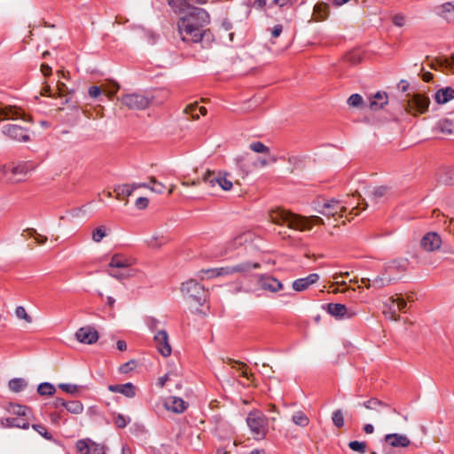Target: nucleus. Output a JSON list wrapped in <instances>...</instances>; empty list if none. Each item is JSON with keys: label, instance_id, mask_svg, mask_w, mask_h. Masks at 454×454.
I'll use <instances>...</instances> for the list:
<instances>
[{"label": "nucleus", "instance_id": "obj_35", "mask_svg": "<svg viewBox=\"0 0 454 454\" xmlns=\"http://www.w3.org/2000/svg\"><path fill=\"white\" fill-rule=\"evenodd\" d=\"M5 421V425L9 427H19L27 429L29 427V423L26 419L20 418H7Z\"/></svg>", "mask_w": 454, "mask_h": 454}, {"label": "nucleus", "instance_id": "obj_62", "mask_svg": "<svg viewBox=\"0 0 454 454\" xmlns=\"http://www.w3.org/2000/svg\"><path fill=\"white\" fill-rule=\"evenodd\" d=\"M395 303H396V308H397L398 311H403L405 309V308L407 307L406 301L403 298L399 297V296H397L395 298Z\"/></svg>", "mask_w": 454, "mask_h": 454}, {"label": "nucleus", "instance_id": "obj_49", "mask_svg": "<svg viewBox=\"0 0 454 454\" xmlns=\"http://www.w3.org/2000/svg\"><path fill=\"white\" fill-rule=\"evenodd\" d=\"M32 427L46 440H52V435L47 431L44 426L41 424H34L32 425Z\"/></svg>", "mask_w": 454, "mask_h": 454}, {"label": "nucleus", "instance_id": "obj_11", "mask_svg": "<svg viewBox=\"0 0 454 454\" xmlns=\"http://www.w3.org/2000/svg\"><path fill=\"white\" fill-rule=\"evenodd\" d=\"M442 244V240L437 232H427L420 241L421 247L427 252L438 250Z\"/></svg>", "mask_w": 454, "mask_h": 454}, {"label": "nucleus", "instance_id": "obj_58", "mask_svg": "<svg viewBox=\"0 0 454 454\" xmlns=\"http://www.w3.org/2000/svg\"><path fill=\"white\" fill-rule=\"evenodd\" d=\"M148 204L149 200L146 197H140L135 202V205L138 209L146 208L148 207Z\"/></svg>", "mask_w": 454, "mask_h": 454}, {"label": "nucleus", "instance_id": "obj_37", "mask_svg": "<svg viewBox=\"0 0 454 454\" xmlns=\"http://www.w3.org/2000/svg\"><path fill=\"white\" fill-rule=\"evenodd\" d=\"M292 420L295 425L300 426L301 427H307L309 423V419L302 411L295 412L293 415Z\"/></svg>", "mask_w": 454, "mask_h": 454}, {"label": "nucleus", "instance_id": "obj_24", "mask_svg": "<svg viewBox=\"0 0 454 454\" xmlns=\"http://www.w3.org/2000/svg\"><path fill=\"white\" fill-rule=\"evenodd\" d=\"M388 102L387 94L386 92H377L370 100L369 107L372 111L381 109Z\"/></svg>", "mask_w": 454, "mask_h": 454}, {"label": "nucleus", "instance_id": "obj_34", "mask_svg": "<svg viewBox=\"0 0 454 454\" xmlns=\"http://www.w3.org/2000/svg\"><path fill=\"white\" fill-rule=\"evenodd\" d=\"M20 111L12 106H4L0 108V121L5 119H17Z\"/></svg>", "mask_w": 454, "mask_h": 454}, {"label": "nucleus", "instance_id": "obj_3", "mask_svg": "<svg viewBox=\"0 0 454 454\" xmlns=\"http://www.w3.org/2000/svg\"><path fill=\"white\" fill-rule=\"evenodd\" d=\"M364 204L362 210L365 209L367 207V203L364 202V199H359ZM361 202H358L356 206H353V203H349L348 200H339L335 199L325 200L322 204L318 202L317 204V212L327 217H333L335 220L337 218L343 217L346 212L349 209V214L357 215H359L361 209L359 208Z\"/></svg>", "mask_w": 454, "mask_h": 454}, {"label": "nucleus", "instance_id": "obj_63", "mask_svg": "<svg viewBox=\"0 0 454 454\" xmlns=\"http://www.w3.org/2000/svg\"><path fill=\"white\" fill-rule=\"evenodd\" d=\"M283 31V26L280 24L275 25L274 27L271 29V38L275 39L278 38Z\"/></svg>", "mask_w": 454, "mask_h": 454}, {"label": "nucleus", "instance_id": "obj_17", "mask_svg": "<svg viewBox=\"0 0 454 454\" xmlns=\"http://www.w3.org/2000/svg\"><path fill=\"white\" fill-rule=\"evenodd\" d=\"M385 442L393 448H405L411 444L410 439L400 434H387L384 437Z\"/></svg>", "mask_w": 454, "mask_h": 454}, {"label": "nucleus", "instance_id": "obj_25", "mask_svg": "<svg viewBox=\"0 0 454 454\" xmlns=\"http://www.w3.org/2000/svg\"><path fill=\"white\" fill-rule=\"evenodd\" d=\"M388 192L387 186H378L373 188H368L364 194L372 202L377 203L382 197H384Z\"/></svg>", "mask_w": 454, "mask_h": 454}, {"label": "nucleus", "instance_id": "obj_28", "mask_svg": "<svg viewBox=\"0 0 454 454\" xmlns=\"http://www.w3.org/2000/svg\"><path fill=\"white\" fill-rule=\"evenodd\" d=\"M438 15L443 20L450 22L454 20V4L452 3H444L439 6Z\"/></svg>", "mask_w": 454, "mask_h": 454}, {"label": "nucleus", "instance_id": "obj_13", "mask_svg": "<svg viewBox=\"0 0 454 454\" xmlns=\"http://www.w3.org/2000/svg\"><path fill=\"white\" fill-rule=\"evenodd\" d=\"M154 342L157 350L165 357L171 355V346L168 341V335L166 331L160 330L154 335Z\"/></svg>", "mask_w": 454, "mask_h": 454}, {"label": "nucleus", "instance_id": "obj_22", "mask_svg": "<svg viewBox=\"0 0 454 454\" xmlns=\"http://www.w3.org/2000/svg\"><path fill=\"white\" fill-rule=\"evenodd\" d=\"M383 314L387 318L393 321H398L400 319L398 309L396 308L395 298L394 296L390 297L384 304Z\"/></svg>", "mask_w": 454, "mask_h": 454}, {"label": "nucleus", "instance_id": "obj_43", "mask_svg": "<svg viewBox=\"0 0 454 454\" xmlns=\"http://www.w3.org/2000/svg\"><path fill=\"white\" fill-rule=\"evenodd\" d=\"M106 230L105 226H99L96 228L91 234L92 240L96 243H99L106 236Z\"/></svg>", "mask_w": 454, "mask_h": 454}, {"label": "nucleus", "instance_id": "obj_5", "mask_svg": "<svg viewBox=\"0 0 454 454\" xmlns=\"http://www.w3.org/2000/svg\"><path fill=\"white\" fill-rule=\"evenodd\" d=\"M247 423L254 438L262 439L268 432V419L260 411L254 410L248 413Z\"/></svg>", "mask_w": 454, "mask_h": 454}, {"label": "nucleus", "instance_id": "obj_2", "mask_svg": "<svg viewBox=\"0 0 454 454\" xmlns=\"http://www.w3.org/2000/svg\"><path fill=\"white\" fill-rule=\"evenodd\" d=\"M269 218L275 224L286 225L290 229L300 231H308L313 225L324 223L323 219L319 216L305 217L280 207L270 210Z\"/></svg>", "mask_w": 454, "mask_h": 454}, {"label": "nucleus", "instance_id": "obj_6", "mask_svg": "<svg viewBox=\"0 0 454 454\" xmlns=\"http://www.w3.org/2000/svg\"><path fill=\"white\" fill-rule=\"evenodd\" d=\"M181 292L191 303L202 305L206 301L207 293L204 286L193 279L183 283Z\"/></svg>", "mask_w": 454, "mask_h": 454}, {"label": "nucleus", "instance_id": "obj_64", "mask_svg": "<svg viewBox=\"0 0 454 454\" xmlns=\"http://www.w3.org/2000/svg\"><path fill=\"white\" fill-rule=\"evenodd\" d=\"M217 273L220 274V277L232 275V266L221 267L219 268V271Z\"/></svg>", "mask_w": 454, "mask_h": 454}, {"label": "nucleus", "instance_id": "obj_27", "mask_svg": "<svg viewBox=\"0 0 454 454\" xmlns=\"http://www.w3.org/2000/svg\"><path fill=\"white\" fill-rule=\"evenodd\" d=\"M261 264L259 262H244L232 266L233 274L239 273L245 275L251 271L253 269H260Z\"/></svg>", "mask_w": 454, "mask_h": 454}, {"label": "nucleus", "instance_id": "obj_60", "mask_svg": "<svg viewBox=\"0 0 454 454\" xmlns=\"http://www.w3.org/2000/svg\"><path fill=\"white\" fill-rule=\"evenodd\" d=\"M90 454H105L104 447L92 442L90 445Z\"/></svg>", "mask_w": 454, "mask_h": 454}, {"label": "nucleus", "instance_id": "obj_15", "mask_svg": "<svg viewBox=\"0 0 454 454\" xmlns=\"http://www.w3.org/2000/svg\"><path fill=\"white\" fill-rule=\"evenodd\" d=\"M258 285L263 291L277 293L283 289V284L277 278L262 275L258 279Z\"/></svg>", "mask_w": 454, "mask_h": 454}, {"label": "nucleus", "instance_id": "obj_7", "mask_svg": "<svg viewBox=\"0 0 454 454\" xmlns=\"http://www.w3.org/2000/svg\"><path fill=\"white\" fill-rule=\"evenodd\" d=\"M408 98L404 99V109L407 113L417 116L418 114H425L428 110L430 99L428 97L420 94L414 93L413 95L408 94Z\"/></svg>", "mask_w": 454, "mask_h": 454}, {"label": "nucleus", "instance_id": "obj_38", "mask_svg": "<svg viewBox=\"0 0 454 454\" xmlns=\"http://www.w3.org/2000/svg\"><path fill=\"white\" fill-rule=\"evenodd\" d=\"M65 408L73 414H80L83 411L82 403L79 401L66 402Z\"/></svg>", "mask_w": 454, "mask_h": 454}, {"label": "nucleus", "instance_id": "obj_50", "mask_svg": "<svg viewBox=\"0 0 454 454\" xmlns=\"http://www.w3.org/2000/svg\"><path fill=\"white\" fill-rule=\"evenodd\" d=\"M130 422L129 418H125L121 414H117L114 417V423L118 428H124L128 423Z\"/></svg>", "mask_w": 454, "mask_h": 454}, {"label": "nucleus", "instance_id": "obj_42", "mask_svg": "<svg viewBox=\"0 0 454 454\" xmlns=\"http://www.w3.org/2000/svg\"><path fill=\"white\" fill-rule=\"evenodd\" d=\"M348 447L353 451L364 454L366 452L367 444L365 442L351 441L348 442Z\"/></svg>", "mask_w": 454, "mask_h": 454}, {"label": "nucleus", "instance_id": "obj_30", "mask_svg": "<svg viewBox=\"0 0 454 454\" xmlns=\"http://www.w3.org/2000/svg\"><path fill=\"white\" fill-rule=\"evenodd\" d=\"M434 129L442 135H451L454 133V123L448 119L440 120Z\"/></svg>", "mask_w": 454, "mask_h": 454}, {"label": "nucleus", "instance_id": "obj_20", "mask_svg": "<svg viewBox=\"0 0 454 454\" xmlns=\"http://www.w3.org/2000/svg\"><path fill=\"white\" fill-rule=\"evenodd\" d=\"M319 279V275L317 273L309 274L306 278H298L293 282V288L297 292H302L309 288V286L317 283Z\"/></svg>", "mask_w": 454, "mask_h": 454}, {"label": "nucleus", "instance_id": "obj_33", "mask_svg": "<svg viewBox=\"0 0 454 454\" xmlns=\"http://www.w3.org/2000/svg\"><path fill=\"white\" fill-rule=\"evenodd\" d=\"M247 241H248L247 234L242 233V234L237 235L231 240L227 242L226 248H227V250L232 251V250L237 249L239 247L242 246L244 243H246Z\"/></svg>", "mask_w": 454, "mask_h": 454}, {"label": "nucleus", "instance_id": "obj_21", "mask_svg": "<svg viewBox=\"0 0 454 454\" xmlns=\"http://www.w3.org/2000/svg\"><path fill=\"white\" fill-rule=\"evenodd\" d=\"M108 390L113 393H120L126 397L132 398L136 395V387L130 383L109 385Z\"/></svg>", "mask_w": 454, "mask_h": 454}, {"label": "nucleus", "instance_id": "obj_44", "mask_svg": "<svg viewBox=\"0 0 454 454\" xmlns=\"http://www.w3.org/2000/svg\"><path fill=\"white\" fill-rule=\"evenodd\" d=\"M150 180V184H152L153 185L150 187V190L155 193H162L164 192V190L166 189V186L165 184H163L162 183L160 182H158L156 180V178L154 176H151L149 178Z\"/></svg>", "mask_w": 454, "mask_h": 454}, {"label": "nucleus", "instance_id": "obj_1", "mask_svg": "<svg viewBox=\"0 0 454 454\" xmlns=\"http://www.w3.org/2000/svg\"><path fill=\"white\" fill-rule=\"evenodd\" d=\"M175 12H185L177 23L178 32L184 42L199 43L206 31L204 26L209 23V15L202 8L192 6L188 0H168Z\"/></svg>", "mask_w": 454, "mask_h": 454}, {"label": "nucleus", "instance_id": "obj_48", "mask_svg": "<svg viewBox=\"0 0 454 454\" xmlns=\"http://www.w3.org/2000/svg\"><path fill=\"white\" fill-rule=\"evenodd\" d=\"M15 314L17 317L25 320L28 324L32 322V317L27 314L23 306H18L15 309Z\"/></svg>", "mask_w": 454, "mask_h": 454}, {"label": "nucleus", "instance_id": "obj_36", "mask_svg": "<svg viewBox=\"0 0 454 454\" xmlns=\"http://www.w3.org/2000/svg\"><path fill=\"white\" fill-rule=\"evenodd\" d=\"M9 388L13 392H20L27 387V382L21 378H15L9 381Z\"/></svg>", "mask_w": 454, "mask_h": 454}, {"label": "nucleus", "instance_id": "obj_55", "mask_svg": "<svg viewBox=\"0 0 454 454\" xmlns=\"http://www.w3.org/2000/svg\"><path fill=\"white\" fill-rule=\"evenodd\" d=\"M136 367V362L134 360H130L120 366V372L121 373H128L131 372Z\"/></svg>", "mask_w": 454, "mask_h": 454}, {"label": "nucleus", "instance_id": "obj_45", "mask_svg": "<svg viewBox=\"0 0 454 454\" xmlns=\"http://www.w3.org/2000/svg\"><path fill=\"white\" fill-rule=\"evenodd\" d=\"M249 148L253 152L258 153H270L269 147L266 146L264 144H262L260 141L254 142V143L250 144Z\"/></svg>", "mask_w": 454, "mask_h": 454}, {"label": "nucleus", "instance_id": "obj_46", "mask_svg": "<svg viewBox=\"0 0 454 454\" xmlns=\"http://www.w3.org/2000/svg\"><path fill=\"white\" fill-rule=\"evenodd\" d=\"M344 59L348 63L356 65L361 61L362 57L358 51H354L347 53Z\"/></svg>", "mask_w": 454, "mask_h": 454}, {"label": "nucleus", "instance_id": "obj_52", "mask_svg": "<svg viewBox=\"0 0 454 454\" xmlns=\"http://www.w3.org/2000/svg\"><path fill=\"white\" fill-rule=\"evenodd\" d=\"M130 271L131 270H129L127 272H114L113 270H107V273L109 276H111L118 280H123V279L129 278L133 276V274Z\"/></svg>", "mask_w": 454, "mask_h": 454}, {"label": "nucleus", "instance_id": "obj_23", "mask_svg": "<svg viewBox=\"0 0 454 454\" xmlns=\"http://www.w3.org/2000/svg\"><path fill=\"white\" fill-rule=\"evenodd\" d=\"M366 409L375 411L377 413H386L391 411V407L377 398H371L363 404Z\"/></svg>", "mask_w": 454, "mask_h": 454}, {"label": "nucleus", "instance_id": "obj_18", "mask_svg": "<svg viewBox=\"0 0 454 454\" xmlns=\"http://www.w3.org/2000/svg\"><path fill=\"white\" fill-rule=\"evenodd\" d=\"M164 406L168 411L183 413L187 409L188 403L180 397L171 396L165 401Z\"/></svg>", "mask_w": 454, "mask_h": 454}, {"label": "nucleus", "instance_id": "obj_9", "mask_svg": "<svg viewBox=\"0 0 454 454\" xmlns=\"http://www.w3.org/2000/svg\"><path fill=\"white\" fill-rule=\"evenodd\" d=\"M227 173L215 174L214 171L207 170L203 176L202 180L209 184L212 187L218 184L223 190L230 191L232 188V182L227 178Z\"/></svg>", "mask_w": 454, "mask_h": 454}, {"label": "nucleus", "instance_id": "obj_10", "mask_svg": "<svg viewBox=\"0 0 454 454\" xmlns=\"http://www.w3.org/2000/svg\"><path fill=\"white\" fill-rule=\"evenodd\" d=\"M409 261L406 258L394 259L384 265L383 275L390 274L392 277H395L396 274L403 273L407 270Z\"/></svg>", "mask_w": 454, "mask_h": 454}, {"label": "nucleus", "instance_id": "obj_8", "mask_svg": "<svg viewBox=\"0 0 454 454\" xmlns=\"http://www.w3.org/2000/svg\"><path fill=\"white\" fill-rule=\"evenodd\" d=\"M118 100L129 110H145L150 106L152 98L141 93H129L118 98Z\"/></svg>", "mask_w": 454, "mask_h": 454}, {"label": "nucleus", "instance_id": "obj_39", "mask_svg": "<svg viewBox=\"0 0 454 454\" xmlns=\"http://www.w3.org/2000/svg\"><path fill=\"white\" fill-rule=\"evenodd\" d=\"M40 395H52L56 392L55 387L48 382L41 383L37 387Z\"/></svg>", "mask_w": 454, "mask_h": 454}, {"label": "nucleus", "instance_id": "obj_40", "mask_svg": "<svg viewBox=\"0 0 454 454\" xmlns=\"http://www.w3.org/2000/svg\"><path fill=\"white\" fill-rule=\"evenodd\" d=\"M92 441L90 439L79 440L76 442V449L80 454H90V445Z\"/></svg>", "mask_w": 454, "mask_h": 454}, {"label": "nucleus", "instance_id": "obj_57", "mask_svg": "<svg viewBox=\"0 0 454 454\" xmlns=\"http://www.w3.org/2000/svg\"><path fill=\"white\" fill-rule=\"evenodd\" d=\"M236 363L239 364L240 365V367L243 369L241 375L243 377L247 378L251 382H254V374L248 373L247 372V364H245L243 362H236Z\"/></svg>", "mask_w": 454, "mask_h": 454}, {"label": "nucleus", "instance_id": "obj_32", "mask_svg": "<svg viewBox=\"0 0 454 454\" xmlns=\"http://www.w3.org/2000/svg\"><path fill=\"white\" fill-rule=\"evenodd\" d=\"M135 190L136 186H134L132 184L119 185L116 188H114L116 199L121 200V198L129 197Z\"/></svg>", "mask_w": 454, "mask_h": 454}, {"label": "nucleus", "instance_id": "obj_19", "mask_svg": "<svg viewBox=\"0 0 454 454\" xmlns=\"http://www.w3.org/2000/svg\"><path fill=\"white\" fill-rule=\"evenodd\" d=\"M135 263V260L126 257L121 254H115L112 256L108 264L110 269H128Z\"/></svg>", "mask_w": 454, "mask_h": 454}, {"label": "nucleus", "instance_id": "obj_12", "mask_svg": "<svg viewBox=\"0 0 454 454\" xmlns=\"http://www.w3.org/2000/svg\"><path fill=\"white\" fill-rule=\"evenodd\" d=\"M3 132L7 137L16 141L27 142L29 140V135L27 130L18 125H5L4 127Z\"/></svg>", "mask_w": 454, "mask_h": 454}, {"label": "nucleus", "instance_id": "obj_56", "mask_svg": "<svg viewBox=\"0 0 454 454\" xmlns=\"http://www.w3.org/2000/svg\"><path fill=\"white\" fill-rule=\"evenodd\" d=\"M392 22L395 26L402 27L406 24V18L402 14H395L392 18Z\"/></svg>", "mask_w": 454, "mask_h": 454}, {"label": "nucleus", "instance_id": "obj_54", "mask_svg": "<svg viewBox=\"0 0 454 454\" xmlns=\"http://www.w3.org/2000/svg\"><path fill=\"white\" fill-rule=\"evenodd\" d=\"M59 387L61 390H63L64 392L68 393V394H74L78 390V387L76 385L67 384V383H61L59 385Z\"/></svg>", "mask_w": 454, "mask_h": 454}, {"label": "nucleus", "instance_id": "obj_41", "mask_svg": "<svg viewBox=\"0 0 454 454\" xmlns=\"http://www.w3.org/2000/svg\"><path fill=\"white\" fill-rule=\"evenodd\" d=\"M332 420L337 428H341L344 427V415L340 409H338L333 412Z\"/></svg>", "mask_w": 454, "mask_h": 454}, {"label": "nucleus", "instance_id": "obj_4", "mask_svg": "<svg viewBox=\"0 0 454 454\" xmlns=\"http://www.w3.org/2000/svg\"><path fill=\"white\" fill-rule=\"evenodd\" d=\"M34 169L28 162L9 163L0 167L1 177L8 184H18L25 180L27 175Z\"/></svg>", "mask_w": 454, "mask_h": 454}, {"label": "nucleus", "instance_id": "obj_59", "mask_svg": "<svg viewBox=\"0 0 454 454\" xmlns=\"http://www.w3.org/2000/svg\"><path fill=\"white\" fill-rule=\"evenodd\" d=\"M219 271V268L215 269H207V270H202L200 273L206 274L208 278L220 277V274L217 272Z\"/></svg>", "mask_w": 454, "mask_h": 454}, {"label": "nucleus", "instance_id": "obj_61", "mask_svg": "<svg viewBox=\"0 0 454 454\" xmlns=\"http://www.w3.org/2000/svg\"><path fill=\"white\" fill-rule=\"evenodd\" d=\"M88 93L90 98H96L102 93V90L98 86H91L89 88Z\"/></svg>", "mask_w": 454, "mask_h": 454}, {"label": "nucleus", "instance_id": "obj_29", "mask_svg": "<svg viewBox=\"0 0 454 454\" xmlns=\"http://www.w3.org/2000/svg\"><path fill=\"white\" fill-rule=\"evenodd\" d=\"M184 113L191 114L192 120H198L200 118L199 113L204 116L207 114V109L205 106H199L198 103L195 102L188 105L184 108Z\"/></svg>", "mask_w": 454, "mask_h": 454}, {"label": "nucleus", "instance_id": "obj_16", "mask_svg": "<svg viewBox=\"0 0 454 454\" xmlns=\"http://www.w3.org/2000/svg\"><path fill=\"white\" fill-rule=\"evenodd\" d=\"M327 312L339 319L351 318L356 313L348 309L344 304L329 303L327 304Z\"/></svg>", "mask_w": 454, "mask_h": 454}, {"label": "nucleus", "instance_id": "obj_47", "mask_svg": "<svg viewBox=\"0 0 454 454\" xmlns=\"http://www.w3.org/2000/svg\"><path fill=\"white\" fill-rule=\"evenodd\" d=\"M27 407L20 405V404H13L11 403L8 411L17 416H26V411Z\"/></svg>", "mask_w": 454, "mask_h": 454}, {"label": "nucleus", "instance_id": "obj_14", "mask_svg": "<svg viewBox=\"0 0 454 454\" xmlns=\"http://www.w3.org/2000/svg\"><path fill=\"white\" fill-rule=\"evenodd\" d=\"M75 337L82 343L93 344L98 340V333L91 326H84L76 332Z\"/></svg>", "mask_w": 454, "mask_h": 454}, {"label": "nucleus", "instance_id": "obj_31", "mask_svg": "<svg viewBox=\"0 0 454 454\" xmlns=\"http://www.w3.org/2000/svg\"><path fill=\"white\" fill-rule=\"evenodd\" d=\"M396 278H397L396 277H392L390 274L383 275V273H382L381 276L376 277L372 281V286H373L377 289H380L384 286L390 285L393 281L396 280Z\"/></svg>", "mask_w": 454, "mask_h": 454}, {"label": "nucleus", "instance_id": "obj_53", "mask_svg": "<svg viewBox=\"0 0 454 454\" xmlns=\"http://www.w3.org/2000/svg\"><path fill=\"white\" fill-rule=\"evenodd\" d=\"M167 242L164 237H152L147 243L152 247H160Z\"/></svg>", "mask_w": 454, "mask_h": 454}, {"label": "nucleus", "instance_id": "obj_51", "mask_svg": "<svg viewBox=\"0 0 454 454\" xmlns=\"http://www.w3.org/2000/svg\"><path fill=\"white\" fill-rule=\"evenodd\" d=\"M348 104L352 107H358L363 104V98L359 94H352L348 99Z\"/></svg>", "mask_w": 454, "mask_h": 454}, {"label": "nucleus", "instance_id": "obj_26", "mask_svg": "<svg viewBox=\"0 0 454 454\" xmlns=\"http://www.w3.org/2000/svg\"><path fill=\"white\" fill-rule=\"evenodd\" d=\"M454 98V89L446 87L435 92L434 99L438 104H445Z\"/></svg>", "mask_w": 454, "mask_h": 454}]
</instances>
